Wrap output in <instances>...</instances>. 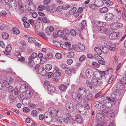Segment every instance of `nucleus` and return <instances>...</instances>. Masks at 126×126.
Wrapping results in <instances>:
<instances>
[{
    "label": "nucleus",
    "mask_w": 126,
    "mask_h": 126,
    "mask_svg": "<svg viewBox=\"0 0 126 126\" xmlns=\"http://www.w3.org/2000/svg\"><path fill=\"white\" fill-rule=\"evenodd\" d=\"M96 77H93L91 80V82L92 83L93 87H96L99 86H104L106 84L105 82L103 80L101 81H98Z\"/></svg>",
    "instance_id": "nucleus-1"
},
{
    "label": "nucleus",
    "mask_w": 126,
    "mask_h": 126,
    "mask_svg": "<svg viewBox=\"0 0 126 126\" xmlns=\"http://www.w3.org/2000/svg\"><path fill=\"white\" fill-rule=\"evenodd\" d=\"M110 105L111 106H108L107 105H106V104H104L103 105L100 102L96 101H95L94 103V106L97 108H103L104 106L107 108H110L112 107V105L111 104H110Z\"/></svg>",
    "instance_id": "nucleus-2"
},
{
    "label": "nucleus",
    "mask_w": 126,
    "mask_h": 126,
    "mask_svg": "<svg viewBox=\"0 0 126 126\" xmlns=\"http://www.w3.org/2000/svg\"><path fill=\"white\" fill-rule=\"evenodd\" d=\"M17 2L16 0H12L10 1L9 4V7L12 10H15L17 7Z\"/></svg>",
    "instance_id": "nucleus-3"
},
{
    "label": "nucleus",
    "mask_w": 126,
    "mask_h": 126,
    "mask_svg": "<svg viewBox=\"0 0 126 126\" xmlns=\"http://www.w3.org/2000/svg\"><path fill=\"white\" fill-rule=\"evenodd\" d=\"M85 74L86 77L89 79H90L93 76L95 77V74H94V72L91 69H87L86 71Z\"/></svg>",
    "instance_id": "nucleus-4"
},
{
    "label": "nucleus",
    "mask_w": 126,
    "mask_h": 126,
    "mask_svg": "<svg viewBox=\"0 0 126 126\" xmlns=\"http://www.w3.org/2000/svg\"><path fill=\"white\" fill-rule=\"evenodd\" d=\"M71 95L72 98L74 100V101H76V100L78 99L81 102L82 101V98L79 94L75 92H73L71 93Z\"/></svg>",
    "instance_id": "nucleus-5"
},
{
    "label": "nucleus",
    "mask_w": 126,
    "mask_h": 126,
    "mask_svg": "<svg viewBox=\"0 0 126 126\" xmlns=\"http://www.w3.org/2000/svg\"><path fill=\"white\" fill-rule=\"evenodd\" d=\"M45 120L47 123L51 122L52 120V115L49 112H46L45 114Z\"/></svg>",
    "instance_id": "nucleus-6"
},
{
    "label": "nucleus",
    "mask_w": 126,
    "mask_h": 126,
    "mask_svg": "<svg viewBox=\"0 0 126 126\" xmlns=\"http://www.w3.org/2000/svg\"><path fill=\"white\" fill-rule=\"evenodd\" d=\"M65 107L67 110L70 112H73L74 110V107L72 104L69 102L66 103Z\"/></svg>",
    "instance_id": "nucleus-7"
},
{
    "label": "nucleus",
    "mask_w": 126,
    "mask_h": 126,
    "mask_svg": "<svg viewBox=\"0 0 126 126\" xmlns=\"http://www.w3.org/2000/svg\"><path fill=\"white\" fill-rule=\"evenodd\" d=\"M105 19L107 21H110L113 20L114 16L111 13H107L104 15Z\"/></svg>",
    "instance_id": "nucleus-8"
},
{
    "label": "nucleus",
    "mask_w": 126,
    "mask_h": 126,
    "mask_svg": "<svg viewBox=\"0 0 126 126\" xmlns=\"http://www.w3.org/2000/svg\"><path fill=\"white\" fill-rule=\"evenodd\" d=\"M112 91L115 98L116 96H120L121 93H122L115 86L113 88Z\"/></svg>",
    "instance_id": "nucleus-9"
},
{
    "label": "nucleus",
    "mask_w": 126,
    "mask_h": 126,
    "mask_svg": "<svg viewBox=\"0 0 126 126\" xmlns=\"http://www.w3.org/2000/svg\"><path fill=\"white\" fill-rule=\"evenodd\" d=\"M53 57L52 54L50 53H48L47 55L44 56L42 60L43 61L42 64L46 62L47 59L51 58Z\"/></svg>",
    "instance_id": "nucleus-10"
},
{
    "label": "nucleus",
    "mask_w": 126,
    "mask_h": 126,
    "mask_svg": "<svg viewBox=\"0 0 126 126\" xmlns=\"http://www.w3.org/2000/svg\"><path fill=\"white\" fill-rule=\"evenodd\" d=\"M28 88V86L26 85H22L20 88L19 91L22 93L26 92Z\"/></svg>",
    "instance_id": "nucleus-11"
},
{
    "label": "nucleus",
    "mask_w": 126,
    "mask_h": 126,
    "mask_svg": "<svg viewBox=\"0 0 126 126\" xmlns=\"http://www.w3.org/2000/svg\"><path fill=\"white\" fill-rule=\"evenodd\" d=\"M63 39L64 40L67 39V37H68L70 34L69 30L67 29H64L63 32Z\"/></svg>",
    "instance_id": "nucleus-12"
},
{
    "label": "nucleus",
    "mask_w": 126,
    "mask_h": 126,
    "mask_svg": "<svg viewBox=\"0 0 126 126\" xmlns=\"http://www.w3.org/2000/svg\"><path fill=\"white\" fill-rule=\"evenodd\" d=\"M75 71L74 69L67 67V68H66V69L65 71V73L66 74H71L72 73H75Z\"/></svg>",
    "instance_id": "nucleus-13"
},
{
    "label": "nucleus",
    "mask_w": 126,
    "mask_h": 126,
    "mask_svg": "<svg viewBox=\"0 0 126 126\" xmlns=\"http://www.w3.org/2000/svg\"><path fill=\"white\" fill-rule=\"evenodd\" d=\"M32 92L30 90H28L26 92V95L27 96L26 100H28L30 98H31L32 96Z\"/></svg>",
    "instance_id": "nucleus-14"
},
{
    "label": "nucleus",
    "mask_w": 126,
    "mask_h": 126,
    "mask_svg": "<svg viewBox=\"0 0 126 126\" xmlns=\"http://www.w3.org/2000/svg\"><path fill=\"white\" fill-rule=\"evenodd\" d=\"M75 120L78 122L79 123H82V119L81 115L79 114L76 115L75 117Z\"/></svg>",
    "instance_id": "nucleus-15"
},
{
    "label": "nucleus",
    "mask_w": 126,
    "mask_h": 126,
    "mask_svg": "<svg viewBox=\"0 0 126 126\" xmlns=\"http://www.w3.org/2000/svg\"><path fill=\"white\" fill-rule=\"evenodd\" d=\"M11 50V47L10 45L9 44L6 47L5 49V52L4 51V53L7 55H9L10 51Z\"/></svg>",
    "instance_id": "nucleus-16"
},
{
    "label": "nucleus",
    "mask_w": 126,
    "mask_h": 126,
    "mask_svg": "<svg viewBox=\"0 0 126 126\" xmlns=\"http://www.w3.org/2000/svg\"><path fill=\"white\" fill-rule=\"evenodd\" d=\"M118 37V35L116 32H113L111 33L109 35V38L111 39H114Z\"/></svg>",
    "instance_id": "nucleus-17"
},
{
    "label": "nucleus",
    "mask_w": 126,
    "mask_h": 126,
    "mask_svg": "<svg viewBox=\"0 0 126 126\" xmlns=\"http://www.w3.org/2000/svg\"><path fill=\"white\" fill-rule=\"evenodd\" d=\"M48 111L52 116L55 115L56 110L53 108H49Z\"/></svg>",
    "instance_id": "nucleus-18"
},
{
    "label": "nucleus",
    "mask_w": 126,
    "mask_h": 126,
    "mask_svg": "<svg viewBox=\"0 0 126 126\" xmlns=\"http://www.w3.org/2000/svg\"><path fill=\"white\" fill-rule=\"evenodd\" d=\"M47 90L48 91L50 92H54L56 90V87L52 86L49 85L47 87Z\"/></svg>",
    "instance_id": "nucleus-19"
},
{
    "label": "nucleus",
    "mask_w": 126,
    "mask_h": 126,
    "mask_svg": "<svg viewBox=\"0 0 126 126\" xmlns=\"http://www.w3.org/2000/svg\"><path fill=\"white\" fill-rule=\"evenodd\" d=\"M94 24L95 26L98 27V28L102 27L104 25V24L102 22L98 21H94Z\"/></svg>",
    "instance_id": "nucleus-20"
},
{
    "label": "nucleus",
    "mask_w": 126,
    "mask_h": 126,
    "mask_svg": "<svg viewBox=\"0 0 126 126\" xmlns=\"http://www.w3.org/2000/svg\"><path fill=\"white\" fill-rule=\"evenodd\" d=\"M97 29L101 33H104L105 34H107V32H108L107 30L105 28L102 27V26L100 28H98Z\"/></svg>",
    "instance_id": "nucleus-21"
},
{
    "label": "nucleus",
    "mask_w": 126,
    "mask_h": 126,
    "mask_svg": "<svg viewBox=\"0 0 126 126\" xmlns=\"http://www.w3.org/2000/svg\"><path fill=\"white\" fill-rule=\"evenodd\" d=\"M95 2L97 4V7H99L102 6L104 4L102 0H95Z\"/></svg>",
    "instance_id": "nucleus-22"
},
{
    "label": "nucleus",
    "mask_w": 126,
    "mask_h": 126,
    "mask_svg": "<svg viewBox=\"0 0 126 126\" xmlns=\"http://www.w3.org/2000/svg\"><path fill=\"white\" fill-rule=\"evenodd\" d=\"M72 117H65L63 118L62 121L65 123L66 124H69L70 123L71 121Z\"/></svg>",
    "instance_id": "nucleus-23"
},
{
    "label": "nucleus",
    "mask_w": 126,
    "mask_h": 126,
    "mask_svg": "<svg viewBox=\"0 0 126 126\" xmlns=\"http://www.w3.org/2000/svg\"><path fill=\"white\" fill-rule=\"evenodd\" d=\"M79 113L82 115H85L87 113L86 110L84 106H83L79 111Z\"/></svg>",
    "instance_id": "nucleus-24"
},
{
    "label": "nucleus",
    "mask_w": 126,
    "mask_h": 126,
    "mask_svg": "<svg viewBox=\"0 0 126 126\" xmlns=\"http://www.w3.org/2000/svg\"><path fill=\"white\" fill-rule=\"evenodd\" d=\"M59 89L60 90L62 91H64L66 89L67 86L64 84H62L59 87Z\"/></svg>",
    "instance_id": "nucleus-25"
},
{
    "label": "nucleus",
    "mask_w": 126,
    "mask_h": 126,
    "mask_svg": "<svg viewBox=\"0 0 126 126\" xmlns=\"http://www.w3.org/2000/svg\"><path fill=\"white\" fill-rule=\"evenodd\" d=\"M63 111L59 110L56 111V114H55V115L57 116L58 117H61L63 115Z\"/></svg>",
    "instance_id": "nucleus-26"
},
{
    "label": "nucleus",
    "mask_w": 126,
    "mask_h": 126,
    "mask_svg": "<svg viewBox=\"0 0 126 126\" xmlns=\"http://www.w3.org/2000/svg\"><path fill=\"white\" fill-rule=\"evenodd\" d=\"M94 97L93 96L92 94L91 93L88 94L86 96V99L89 101H91L94 98Z\"/></svg>",
    "instance_id": "nucleus-27"
},
{
    "label": "nucleus",
    "mask_w": 126,
    "mask_h": 126,
    "mask_svg": "<svg viewBox=\"0 0 126 126\" xmlns=\"http://www.w3.org/2000/svg\"><path fill=\"white\" fill-rule=\"evenodd\" d=\"M102 52L104 54H106L108 52V49L106 47H100Z\"/></svg>",
    "instance_id": "nucleus-28"
},
{
    "label": "nucleus",
    "mask_w": 126,
    "mask_h": 126,
    "mask_svg": "<svg viewBox=\"0 0 126 126\" xmlns=\"http://www.w3.org/2000/svg\"><path fill=\"white\" fill-rule=\"evenodd\" d=\"M109 74L108 70H106L105 71H100L99 74L101 77V78L103 76H105V75H107Z\"/></svg>",
    "instance_id": "nucleus-29"
},
{
    "label": "nucleus",
    "mask_w": 126,
    "mask_h": 126,
    "mask_svg": "<svg viewBox=\"0 0 126 126\" xmlns=\"http://www.w3.org/2000/svg\"><path fill=\"white\" fill-rule=\"evenodd\" d=\"M108 10V8L104 7L100 8L99 9V11L101 13H105L107 12Z\"/></svg>",
    "instance_id": "nucleus-30"
},
{
    "label": "nucleus",
    "mask_w": 126,
    "mask_h": 126,
    "mask_svg": "<svg viewBox=\"0 0 126 126\" xmlns=\"http://www.w3.org/2000/svg\"><path fill=\"white\" fill-rule=\"evenodd\" d=\"M111 28L113 30H116L117 29V26L116 23H114L111 24L110 25Z\"/></svg>",
    "instance_id": "nucleus-31"
},
{
    "label": "nucleus",
    "mask_w": 126,
    "mask_h": 126,
    "mask_svg": "<svg viewBox=\"0 0 126 126\" xmlns=\"http://www.w3.org/2000/svg\"><path fill=\"white\" fill-rule=\"evenodd\" d=\"M1 35L2 38L4 39H7L9 37L8 34L5 32H3L2 34Z\"/></svg>",
    "instance_id": "nucleus-32"
},
{
    "label": "nucleus",
    "mask_w": 126,
    "mask_h": 126,
    "mask_svg": "<svg viewBox=\"0 0 126 126\" xmlns=\"http://www.w3.org/2000/svg\"><path fill=\"white\" fill-rule=\"evenodd\" d=\"M113 95H112L111 97H109L108 96L106 97L107 99L110 102H115L116 100V98L113 96Z\"/></svg>",
    "instance_id": "nucleus-33"
},
{
    "label": "nucleus",
    "mask_w": 126,
    "mask_h": 126,
    "mask_svg": "<svg viewBox=\"0 0 126 126\" xmlns=\"http://www.w3.org/2000/svg\"><path fill=\"white\" fill-rule=\"evenodd\" d=\"M86 84L87 85V87H89L90 89H92L93 88H94L92 83H91L90 81L87 80L86 82Z\"/></svg>",
    "instance_id": "nucleus-34"
},
{
    "label": "nucleus",
    "mask_w": 126,
    "mask_h": 126,
    "mask_svg": "<svg viewBox=\"0 0 126 126\" xmlns=\"http://www.w3.org/2000/svg\"><path fill=\"white\" fill-rule=\"evenodd\" d=\"M40 23L39 21H36L35 24V27L36 30H38L40 28Z\"/></svg>",
    "instance_id": "nucleus-35"
},
{
    "label": "nucleus",
    "mask_w": 126,
    "mask_h": 126,
    "mask_svg": "<svg viewBox=\"0 0 126 126\" xmlns=\"http://www.w3.org/2000/svg\"><path fill=\"white\" fill-rule=\"evenodd\" d=\"M81 24L82 27L81 28V30H82L84 28V27L86 25V21L85 20H84L82 21Z\"/></svg>",
    "instance_id": "nucleus-36"
},
{
    "label": "nucleus",
    "mask_w": 126,
    "mask_h": 126,
    "mask_svg": "<svg viewBox=\"0 0 126 126\" xmlns=\"http://www.w3.org/2000/svg\"><path fill=\"white\" fill-rule=\"evenodd\" d=\"M89 8L92 10H95L97 8V6L96 5L92 4L89 5Z\"/></svg>",
    "instance_id": "nucleus-37"
},
{
    "label": "nucleus",
    "mask_w": 126,
    "mask_h": 126,
    "mask_svg": "<svg viewBox=\"0 0 126 126\" xmlns=\"http://www.w3.org/2000/svg\"><path fill=\"white\" fill-rule=\"evenodd\" d=\"M52 65L49 64H47L45 65V68L47 70H50L52 68Z\"/></svg>",
    "instance_id": "nucleus-38"
},
{
    "label": "nucleus",
    "mask_w": 126,
    "mask_h": 126,
    "mask_svg": "<svg viewBox=\"0 0 126 126\" xmlns=\"http://www.w3.org/2000/svg\"><path fill=\"white\" fill-rule=\"evenodd\" d=\"M83 106L81 104H79V103H77L76 105V108L77 110L79 111L83 107Z\"/></svg>",
    "instance_id": "nucleus-39"
},
{
    "label": "nucleus",
    "mask_w": 126,
    "mask_h": 126,
    "mask_svg": "<svg viewBox=\"0 0 126 126\" xmlns=\"http://www.w3.org/2000/svg\"><path fill=\"white\" fill-rule=\"evenodd\" d=\"M120 83L124 85L126 84V78L123 77L121 78L120 79Z\"/></svg>",
    "instance_id": "nucleus-40"
},
{
    "label": "nucleus",
    "mask_w": 126,
    "mask_h": 126,
    "mask_svg": "<svg viewBox=\"0 0 126 126\" xmlns=\"http://www.w3.org/2000/svg\"><path fill=\"white\" fill-rule=\"evenodd\" d=\"M57 35L60 37H63V32L61 30H59L57 32Z\"/></svg>",
    "instance_id": "nucleus-41"
},
{
    "label": "nucleus",
    "mask_w": 126,
    "mask_h": 126,
    "mask_svg": "<svg viewBox=\"0 0 126 126\" xmlns=\"http://www.w3.org/2000/svg\"><path fill=\"white\" fill-rule=\"evenodd\" d=\"M13 32L14 33L16 34H19L20 33L19 30L16 27L13 28Z\"/></svg>",
    "instance_id": "nucleus-42"
},
{
    "label": "nucleus",
    "mask_w": 126,
    "mask_h": 126,
    "mask_svg": "<svg viewBox=\"0 0 126 126\" xmlns=\"http://www.w3.org/2000/svg\"><path fill=\"white\" fill-rule=\"evenodd\" d=\"M8 92L9 93H12L14 91L13 87L12 86L10 85L8 88Z\"/></svg>",
    "instance_id": "nucleus-43"
},
{
    "label": "nucleus",
    "mask_w": 126,
    "mask_h": 126,
    "mask_svg": "<svg viewBox=\"0 0 126 126\" xmlns=\"http://www.w3.org/2000/svg\"><path fill=\"white\" fill-rule=\"evenodd\" d=\"M39 34L40 36L41 37L44 39H47V38L44 32H40L39 33Z\"/></svg>",
    "instance_id": "nucleus-44"
},
{
    "label": "nucleus",
    "mask_w": 126,
    "mask_h": 126,
    "mask_svg": "<svg viewBox=\"0 0 126 126\" xmlns=\"http://www.w3.org/2000/svg\"><path fill=\"white\" fill-rule=\"evenodd\" d=\"M78 94H79L81 95H82L83 93L85 92V90L83 89H81L80 88H79L78 90Z\"/></svg>",
    "instance_id": "nucleus-45"
},
{
    "label": "nucleus",
    "mask_w": 126,
    "mask_h": 126,
    "mask_svg": "<svg viewBox=\"0 0 126 126\" xmlns=\"http://www.w3.org/2000/svg\"><path fill=\"white\" fill-rule=\"evenodd\" d=\"M77 10V8L75 7H74L72 8L71 9L70 11H69V13L70 14H72L75 12Z\"/></svg>",
    "instance_id": "nucleus-46"
},
{
    "label": "nucleus",
    "mask_w": 126,
    "mask_h": 126,
    "mask_svg": "<svg viewBox=\"0 0 126 126\" xmlns=\"http://www.w3.org/2000/svg\"><path fill=\"white\" fill-rule=\"evenodd\" d=\"M93 58L95 59L96 60H99V58H101V59H102V57L101 56H100L98 54H95L94 56H93Z\"/></svg>",
    "instance_id": "nucleus-47"
},
{
    "label": "nucleus",
    "mask_w": 126,
    "mask_h": 126,
    "mask_svg": "<svg viewBox=\"0 0 126 126\" xmlns=\"http://www.w3.org/2000/svg\"><path fill=\"white\" fill-rule=\"evenodd\" d=\"M28 41L29 42L32 43H34L36 41L35 39L32 37H29L28 39Z\"/></svg>",
    "instance_id": "nucleus-48"
},
{
    "label": "nucleus",
    "mask_w": 126,
    "mask_h": 126,
    "mask_svg": "<svg viewBox=\"0 0 126 126\" xmlns=\"http://www.w3.org/2000/svg\"><path fill=\"white\" fill-rule=\"evenodd\" d=\"M107 108L105 107V108H104L103 110L102 111V113L103 114V115H106V114H108V111L107 110L106 108H107V110L108 109V108Z\"/></svg>",
    "instance_id": "nucleus-49"
},
{
    "label": "nucleus",
    "mask_w": 126,
    "mask_h": 126,
    "mask_svg": "<svg viewBox=\"0 0 126 126\" xmlns=\"http://www.w3.org/2000/svg\"><path fill=\"white\" fill-rule=\"evenodd\" d=\"M45 9V6L44 5H40L38 6V10L39 11H42Z\"/></svg>",
    "instance_id": "nucleus-50"
},
{
    "label": "nucleus",
    "mask_w": 126,
    "mask_h": 126,
    "mask_svg": "<svg viewBox=\"0 0 126 126\" xmlns=\"http://www.w3.org/2000/svg\"><path fill=\"white\" fill-rule=\"evenodd\" d=\"M68 57L70 58L73 57L74 55V53L72 51H70L68 53Z\"/></svg>",
    "instance_id": "nucleus-51"
},
{
    "label": "nucleus",
    "mask_w": 126,
    "mask_h": 126,
    "mask_svg": "<svg viewBox=\"0 0 126 126\" xmlns=\"http://www.w3.org/2000/svg\"><path fill=\"white\" fill-rule=\"evenodd\" d=\"M55 57L57 59H60L62 58V56L61 53H58L56 54Z\"/></svg>",
    "instance_id": "nucleus-52"
},
{
    "label": "nucleus",
    "mask_w": 126,
    "mask_h": 126,
    "mask_svg": "<svg viewBox=\"0 0 126 126\" xmlns=\"http://www.w3.org/2000/svg\"><path fill=\"white\" fill-rule=\"evenodd\" d=\"M101 59V58H99V60H98V62L100 64L102 65H104L105 64V62L103 61Z\"/></svg>",
    "instance_id": "nucleus-53"
},
{
    "label": "nucleus",
    "mask_w": 126,
    "mask_h": 126,
    "mask_svg": "<svg viewBox=\"0 0 126 126\" xmlns=\"http://www.w3.org/2000/svg\"><path fill=\"white\" fill-rule=\"evenodd\" d=\"M37 112L35 110H33L32 111L31 115L33 116H36L37 115Z\"/></svg>",
    "instance_id": "nucleus-54"
},
{
    "label": "nucleus",
    "mask_w": 126,
    "mask_h": 126,
    "mask_svg": "<svg viewBox=\"0 0 126 126\" xmlns=\"http://www.w3.org/2000/svg\"><path fill=\"white\" fill-rule=\"evenodd\" d=\"M92 65L93 66L97 68H98L100 66L99 64L94 62H92Z\"/></svg>",
    "instance_id": "nucleus-55"
},
{
    "label": "nucleus",
    "mask_w": 126,
    "mask_h": 126,
    "mask_svg": "<svg viewBox=\"0 0 126 126\" xmlns=\"http://www.w3.org/2000/svg\"><path fill=\"white\" fill-rule=\"evenodd\" d=\"M125 87H124V85L122 83L121 87L118 89L121 91L122 93L123 91H124L125 89Z\"/></svg>",
    "instance_id": "nucleus-56"
},
{
    "label": "nucleus",
    "mask_w": 126,
    "mask_h": 126,
    "mask_svg": "<svg viewBox=\"0 0 126 126\" xmlns=\"http://www.w3.org/2000/svg\"><path fill=\"white\" fill-rule=\"evenodd\" d=\"M106 3L107 5L108 6H111L113 4V2L109 0H108L106 2Z\"/></svg>",
    "instance_id": "nucleus-57"
},
{
    "label": "nucleus",
    "mask_w": 126,
    "mask_h": 126,
    "mask_svg": "<svg viewBox=\"0 0 126 126\" xmlns=\"http://www.w3.org/2000/svg\"><path fill=\"white\" fill-rule=\"evenodd\" d=\"M79 49L82 51H84L85 49V48L84 46L82 44H80L78 46Z\"/></svg>",
    "instance_id": "nucleus-58"
},
{
    "label": "nucleus",
    "mask_w": 126,
    "mask_h": 126,
    "mask_svg": "<svg viewBox=\"0 0 126 126\" xmlns=\"http://www.w3.org/2000/svg\"><path fill=\"white\" fill-rule=\"evenodd\" d=\"M14 94L15 95H17L19 91L18 88L17 87H16L14 90Z\"/></svg>",
    "instance_id": "nucleus-59"
},
{
    "label": "nucleus",
    "mask_w": 126,
    "mask_h": 126,
    "mask_svg": "<svg viewBox=\"0 0 126 126\" xmlns=\"http://www.w3.org/2000/svg\"><path fill=\"white\" fill-rule=\"evenodd\" d=\"M28 22L30 23L32 26L34 25V21L32 19H29L28 20Z\"/></svg>",
    "instance_id": "nucleus-60"
},
{
    "label": "nucleus",
    "mask_w": 126,
    "mask_h": 126,
    "mask_svg": "<svg viewBox=\"0 0 126 126\" xmlns=\"http://www.w3.org/2000/svg\"><path fill=\"white\" fill-rule=\"evenodd\" d=\"M49 30L48 27H47L45 30V31L46 34L48 35H50L51 34V32Z\"/></svg>",
    "instance_id": "nucleus-61"
},
{
    "label": "nucleus",
    "mask_w": 126,
    "mask_h": 126,
    "mask_svg": "<svg viewBox=\"0 0 126 126\" xmlns=\"http://www.w3.org/2000/svg\"><path fill=\"white\" fill-rule=\"evenodd\" d=\"M60 66L61 68L63 70L67 68V65L66 64L64 63H62L61 64Z\"/></svg>",
    "instance_id": "nucleus-62"
},
{
    "label": "nucleus",
    "mask_w": 126,
    "mask_h": 126,
    "mask_svg": "<svg viewBox=\"0 0 126 126\" xmlns=\"http://www.w3.org/2000/svg\"><path fill=\"white\" fill-rule=\"evenodd\" d=\"M42 21L44 23H49V21H47V18L45 17H44L42 18Z\"/></svg>",
    "instance_id": "nucleus-63"
},
{
    "label": "nucleus",
    "mask_w": 126,
    "mask_h": 126,
    "mask_svg": "<svg viewBox=\"0 0 126 126\" xmlns=\"http://www.w3.org/2000/svg\"><path fill=\"white\" fill-rule=\"evenodd\" d=\"M43 71H42L40 74L43 76H45L47 74L46 71L45 69H43Z\"/></svg>",
    "instance_id": "nucleus-64"
}]
</instances>
